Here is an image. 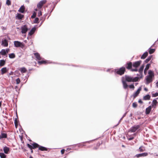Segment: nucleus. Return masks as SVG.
<instances>
[{"mask_svg": "<svg viewBox=\"0 0 158 158\" xmlns=\"http://www.w3.org/2000/svg\"><path fill=\"white\" fill-rule=\"evenodd\" d=\"M125 77L126 81L129 82H136L138 81L139 79V77H138L134 78L131 76L128 75H125Z\"/></svg>", "mask_w": 158, "mask_h": 158, "instance_id": "f257e3e1", "label": "nucleus"}, {"mask_svg": "<svg viewBox=\"0 0 158 158\" xmlns=\"http://www.w3.org/2000/svg\"><path fill=\"white\" fill-rule=\"evenodd\" d=\"M142 61L141 60L133 62L132 64V67H134V69H132L131 71H138V69H137V67H138L139 65H140Z\"/></svg>", "mask_w": 158, "mask_h": 158, "instance_id": "f03ea898", "label": "nucleus"}, {"mask_svg": "<svg viewBox=\"0 0 158 158\" xmlns=\"http://www.w3.org/2000/svg\"><path fill=\"white\" fill-rule=\"evenodd\" d=\"M14 45L15 47H20L22 49H23L25 47V45L24 43L18 41H14Z\"/></svg>", "mask_w": 158, "mask_h": 158, "instance_id": "7ed1b4c3", "label": "nucleus"}, {"mask_svg": "<svg viewBox=\"0 0 158 158\" xmlns=\"http://www.w3.org/2000/svg\"><path fill=\"white\" fill-rule=\"evenodd\" d=\"M125 71V68L123 67L119 69H115L114 72L118 74L122 75L124 73Z\"/></svg>", "mask_w": 158, "mask_h": 158, "instance_id": "20e7f679", "label": "nucleus"}, {"mask_svg": "<svg viewBox=\"0 0 158 158\" xmlns=\"http://www.w3.org/2000/svg\"><path fill=\"white\" fill-rule=\"evenodd\" d=\"M140 126L139 125H134L130 128L129 131L131 132H134Z\"/></svg>", "mask_w": 158, "mask_h": 158, "instance_id": "39448f33", "label": "nucleus"}, {"mask_svg": "<svg viewBox=\"0 0 158 158\" xmlns=\"http://www.w3.org/2000/svg\"><path fill=\"white\" fill-rule=\"evenodd\" d=\"M47 2L46 0H42L40 1L37 5V7L40 9L42 7L43 5Z\"/></svg>", "mask_w": 158, "mask_h": 158, "instance_id": "423d86ee", "label": "nucleus"}, {"mask_svg": "<svg viewBox=\"0 0 158 158\" xmlns=\"http://www.w3.org/2000/svg\"><path fill=\"white\" fill-rule=\"evenodd\" d=\"M21 32L23 34L26 33L28 30L26 25H25L21 27Z\"/></svg>", "mask_w": 158, "mask_h": 158, "instance_id": "0eeeda50", "label": "nucleus"}, {"mask_svg": "<svg viewBox=\"0 0 158 158\" xmlns=\"http://www.w3.org/2000/svg\"><path fill=\"white\" fill-rule=\"evenodd\" d=\"M1 45L4 47H6L8 46V41L6 39L2 40Z\"/></svg>", "mask_w": 158, "mask_h": 158, "instance_id": "6e6552de", "label": "nucleus"}, {"mask_svg": "<svg viewBox=\"0 0 158 158\" xmlns=\"http://www.w3.org/2000/svg\"><path fill=\"white\" fill-rule=\"evenodd\" d=\"M148 155V153L146 152H144L142 153L137 154L135 156L136 157L139 158L140 157L146 156Z\"/></svg>", "mask_w": 158, "mask_h": 158, "instance_id": "1a4fd4ad", "label": "nucleus"}, {"mask_svg": "<svg viewBox=\"0 0 158 158\" xmlns=\"http://www.w3.org/2000/svg\"><path fill=\"white\" fill-rule=\"evenodd\" d=\"M141 90V88L140 87H139L137 91L133 94V97L134 98H135L138 95V94L140 92Z\"/></svg>", "mask_w": 158, "mask_h": 158, "instance_id": "9d476101", "label": "nucleus"}, {"mask_svg": "<svg viewBox=\"0 0 158 158\" xmlns=\"http://www.w3.org/2000/svg\"><path fill=\"white\" fill-rule=\"evenodd\" d=\"M24 15L20 13H17V15L15 16V19L19 20H21L23 17Z\"/></svg>", "mask_w": 158, "mask_h": 158, "instance_id": "9b49d317", "label": "nucleus"}, {"mask_svg": "<svg viewBox=\"0 0 158 158\" xmlns=\"http://www.w3.org/2000/svg\"><path fill=\"white\" fill-rule=\"evenodd\" d=\"M126 68L128 69H131V71L132 68V64L131 62H129L127 63L126 65Z\"/></svg>", "mask_w": 158, "mask_h": 158, "instance_id": "f8f14e48", "label": "nucleus"}, {"mask_svg": "<svg viewBox=\"0 0 158 158\" xmlns=\"http://www.w3.org/2000/svg\"><path fill=\"white\" fill-rule=\"evenodd\" d=\"M144 68V65H142L141 66V67H140V68L138 70V71L141 75L140 77H142V73L143 72Z\"/></svg>", "mask_w": 158, "mask_h": 158, "instance_id": "ddd939ff", "label": "nucleus"}, {"mask_svg": "<svg viewBox=\"0 0 158 158\" xmlns=\"http://www.w3.org/2000/svg\"><path fill=\"white\" fill-rule=\"evenodd\" d=\"M152 109V107L151 106H149L148 108H146L145 110V113L147 114H148L151 112Z\"/></svg>", "mask_w": 158, "mask_h": 158, "instance_id": "4468645a", "label": "nucleus"}, {"mask_svg": "<svg viewBox=\"0 0 158 158\" xmlns=\"http://www.w3.org/2000/svg\"><path fill=\"white\" fill-rule=\"evenodd\" d=\"M34 54L37 60H40L42 59L41 57L40 56V54L38 52L35 53Z\"/></svg>", "mask_w": 158, "mask_h": 158, "instance_id": "2eb2a0df", "label": "nucleus"}, {"mask_svg": "<svg viewBox=\"0 0 158 158\" xmlns=\"http://www.w3.org/2000/svg\"><path fill=\"white\" fill-rule=\"evenodd\" d=\"M36 28L35 27H33L31 30L28 33V35H32L34 33L35 30Z\"/></svg>", "mask_w": 158, "mask_h": 158, "instance_id": "dca6fc26", "label": "nucleus"}, {"mask_svg": "<svg viewBox=\"0 0 158 158\" xmlns=\"http://www.w3.org/2000/svg\"><path fill=\"white\" fill-rule=\"evenodd\" d=\"M7 137V135L6 133L2 132L0 135V139L3 138H6Z\"/></svg>", "mask_w": 158, "mask_h": 158, "instance_id": "f3484780", "label": "nucleus"}, {"mask_svg": "<svg viewBox=\"0 0 158 158\" xmlns=\"http://www.w3.org/2000/svg\"><path fill=\"white\" fill-rule=\"evenodd\" d=\"M152 77L148 76L146 78L147 84H148L152 81Z\"/></svg>", "mask_w": 158, "mask_h": 158, "instance_id": "a211bd4d", "label": "nucleus"}, {"mask_svg": "<svg viewBox=\"0 0 158 158\" xmlns=\"http://www.w3.org/2000/svg\"><path fill=\"white\" fill-rule=\"evenodd\" d=\"M157 103V100L155 99H154V100H153L152 101V106L154 107V108H155L156 107Z\"/></svg>", "mask_w": 158, "mask_h": 158, "instance_id": "6ab92c4d", "label": "nucleus"}, {"mask_svg": "<svg viewBox=\"0 0 158 158\" xmlns=\"http://www.w3.org/2000/svg\"><path fill=\"white\" fill-rule=\"evenodd\" d=\"M24 10L25 7L23 5H22L19 9V10H18V11L21 13H23L24 12Z\"/></svg>", "mask_w": 158, "mask_h": 158, "instance_id": "aec40b11", "label": "nucleus"}, {"mask_svg": "<svg viewBox=\"0 0 158 158\" xmlns=\"http://www.w3.org/2000/svg\"><path fill=\"white\" fill-rule=\"evenodd\" d=\"M49 63V62L48 61H46V60L39 61H38V63L40 64H46Z\"/></svg>", "mask_w": 158, "mask_h": 158, "instance_id": "412c9836", "label": "nucleus"}, {"mask_svg": "<svg viewBox=\"0 0 158 158\" xmlns=\"http://www.w3.org/2000/svg\"><path fill=\"white\" fill-rule=\"evenodd\" d=\"M122 83L123 84V88L124 89H126L127 88L128 85H127V84L126 81H125L122 80Z\"/></svg>", "mask_w": 158, "mask_h": 158, "instance_id": "4be33fe9", "label": "nucleus"}, {"mask_svg": "<svg viewBox=\"0 0 158 158\" xmlns=\"http://www.w3.org/2000/svg\"><path fill=\"white\" fill-rule=\"evenodd\" d=\"M150 65V64H147V65H146V67L144 69V73L145 74H146L147 71L149 69Z\"/></svg>", "mask_w": 158, "mask_h": 158, "instance_id": "5701e85b", "label": "nucleus"}, {"mask_svg": "<svg viewBox=\"0 0 158 158\" xmlns=\"http://www.w3.org/2000/svg\"><path fill=\"white\" fill-rule=\"evenodd\" d=\"M9 150V148L5 146L3 148L4 152L6 154H7Z\"/></svg>", "mask_w": 158, "mask_h": 158, "instance_id": "b1692460", "label": "nucleus"}, {"mask_svg": "<svg viewBox=\"0 0 158 158\" xmlns=\"http://www.w3.org/2000/svg\"><path fill=\"white\" fill-rule=\"evenodd\" d=\"M39 150L41 151H47V148L45 147L40 146L39 147Z\"/></svg>", "mask_w": 158, "mask_h": 158, "instance_id": "393cba45", "label": "nucleus"}, {"mask_svg": "<svg viewBox=\"0 0 158 158\" xmlns=\"http://www.w3.org/2000/svg\"><path fill=\"white\" fill-rule=\"evenodd\" d=\"M151 96L149 94H147L143 97V100H149Z\"/></svg>", "mask_w": 158, "mask_h": 158, "instance_id": "a878e982", "label": "nucleus"}, {"mask_svg": "<svg viewBox=\"0 0 158 158\" xmlns=\"http://www.w3.org/2000/svg\"><path fill=\"white\" fill-rule=\"evenodd\" d=\"M148 53L147 52H144L141 56V59H144L148 55Z\"/></svg>", "mask_w": 158, "mask_h": 158, "instance_id": "bb28decb", "label": "nucleus"}, {"mask_svg": "<svg viewBox=\"0 0 158 158\" xmlns=\"http://www.w3.org/2000/svg\"><path fill=\"white\" fill-rule=\"evenodd\" d=\"M1 73L2 74H3L4 73H6L7 71V69L6 67H4L2 68L1 69Z\"/></svg>", "mask_w": 158, "mask_h": 158, "instance_id": "cd10ccee", "label": "nucleus"}, {"mask_svg": "<svg viewBox=\"0 0 158 158\" xmlns=\"http://www.w3.org/2000/svg\"><path fill=\"white\" fill-rule=\"evenodd\" d=\"M6 51L5 49H2L0 52V54L2 56H5L7 54Z\"/></svg>", "mask_w": 158, "mask_h": 158, "instance_id": "c85d7f7f", "label": "nucleus"}, {"mask_svg": "<svg viewBox=\"0 0 158 158\" xmlns=\"http://www.w3.org/2000/svg\"><path fill=\"white\" fill-rule=\"evenodd\" d=\"M149 53L150 54H152L155 51V49H152L151 48V47H150L148 49Z\"/></svg>", "mask_w": 158, "mask_h": 158, "instance_id": "c756f323", "label": "nucleus"}, {"mask_svg": "<svg viewBox=\"0 0 158 158\" xmlns=\"http://www.w3.org/2000/svg\"><path fill=\"white\" fill-rule=\"evenodd\" d=\"M5 60H0V66H4L5 64Z\"/></svg>", "mask_w": 158, "mask_h": 158, "instance_id": "7c9ffc66", "label": "nucleus"}, {"mask_svg": "<svg viewBox=\"0 0 158 158\" xmlns=\"http://www.w3.org/2000/svg\"><path fill=\"white\" fill-rule=\"evenodd\" d=\"M32 146V149H34L36 148H38V147H39L40 146L38 144L35 143H33Z\"/></svg>", "mask_w": 158, "mask_h": 158, "instance_id": "2f4dec72", "label": "nucleus"}, {"mask_svg": "<svg viewBox=\"0 0 158 158\" xmlns=\"http://www.w3.org/2000/svg\"><path fill=\"white\" fill-rule=\"evenodd\" d=\"M148 74L149 75L148 76L149 77H152L154 76V73L151 70H150L149 71Z\"/></svg>", "mask_w": 158, "mask_h": 158, "instance_id": "473e14b6", "label": "nucleus"}, {"mask_svg": "<svg viewBox=\"0 0 158 158\" xmlns=\"http://www.w3.org/2000/svg\"><path fill=\"white\" fill-rule=\"evenodd\" d=\"M152 57V56H149L147 59H146V60L144 61V62L146 63H148L151 59Z\"/></svg>", "mask_w": 158, "mask_h": 158, "instance_id": "72a5a7b5", "label": "nucleus"}, {"mask_svg": "<svg viewBox=\"0 0 158 158\" xmlns=\"http://www.w3.org/2000/svg\"><path fill=\"white\" fill-rule=\"evenodd\" d=\"M9 57L10 59H13L15 57V55L14 53L9 54Z\"/></svg>", "mask_w": 158, "mask_h": 158, "instance_id": "f704fd0d", "label": "nucleus"}, {"mask_svg": "<svg viewBox=\"0 0 158 158\" xmlns=\"http://www.w3.org/2000/svg\"><path fill=\"white\" fill-rule=\"evenodd\" d=\"M27 70L24 67H23L21 68V72L22 73H25L26 72Z\"/></svg>", "mask_w": 158, "mask_h": 158, "instance_id": "c9c22d12", "label": "nucleus"}, {"mask_svg": "<svg viewBox=\"0 0 158 158\" xmlns=\"http://www.w3.org/2000/svg\"><path fill=\"white\" fill-rule=\"evenodd\" d=\"M0 156L1 158H5L6 155L3 153H0Z\"/></svg>", "mask_w": 158, "mask_h": 158, "instance_id": "e433bc0d", "label": "nucleus"}, {"mask_svg": "<svg viewBox=\"0 0 158 158\" xmlns=\"http://www.w3.org/2000/svg\"><path fill=\"white\" fill-rule=\"evenodd\" d=\"M139 151L143 152L145 151V148L143 146H141L139 148Z\"/></svg>", "mask_w": 158, "mask_h": 158, "instance_id": "4c0bfd02", "label": "nucleus"}, {"mask_svg": "<svg viewBox=\"0 0 158 158\" xmlns=\"http://www.w3.org/2000/svg\"><path fill=\"white\" fill-rule=\"evenodd\" d=\"M39 19L38 18H36L34 21V23H39Z\"/></svg>", "mask_w": 158, "mask_h": 158, "instance_id": "58836bf2", "label": "nucleus"}, {"mask_svg": "<svg viewBox=\"0 0 158 158\" xmlns=\"http://www.w3.org/2000/svg\"><path fill=\"white\" fill-rule=\"evenodd\" d=\"M137 106V104L136 102H133L132 104V106L133 108H136Z\"/></svg>", "mask_w": 158, "mask_h": 158, "instance_id": "ea45409f", "label": "nucleus"}, {"mask_svg": "<svg viewBox=\"0 0 158 158\" xmlns=\"http://www.w3.org/2000/svg\"><path fill=\"white\" fill-rule=\"evenodd\" d=\"M16 84H19L20 82V79L18 78L16 79Z\"/></svg>", "mask_w": 158, "mask_h": 158, "instance_id": "a19ab883", "label": "nucleus"}, {"mask_svg": "<svg viewBox=\"0 0 158 158\" xmlns=\"http://www.w3.org/2000/svg\"><path fill=\"white\" fill-rule=\"evenodd\" d=\"M36 13L34 12L33 13L32 15L31 16V18H34L36 17Z\"/></svg>", "mask_w": 158, "mask_h": 158, "instance_id": "79ce46f5", "label": "nucleus"}, {"mask_svg": "<svg viewBox=\"0 0 158 158\" xmlns=\"http://www.w3.org/2000/svg\"><path fill=\"white\" fill-rule=\"evenodd\" d=\"M6 4L9 6L11 4V2L9 0H7L6 2Z\"/></svg>", "mask_w": 158, "mask_h": 158, "instance_id": "37998d69", "label": "nucleus"}, {"mask_svg": "<svg viewBox=\"0 0 158 158\" xmlns=\"http://www.w3.org/2000/svg\"><path fill=\"white\" fill-rule=\"evenodd\" d=\"M158 96V93H156L154 94H153L152 95V96L153 97H156Z\"/></svg>", "mask_w": 158, "mask_h": 158, "instance_id": "c03bdc74", "label": "nucleus"}, {"mask_svg": "<svg viewBox=\"0 0 158 158\" xmlns=\"http://www.w3.org/2000/svg\"><path fill=\"white\" fill-rule=\"evenodd\" d=\"M27 146L31 150H32V145H30V144H29L28 143H27Z\"/></svg>", "mask_w": 158, "mask_h": 158, "instance_id": "a18cd8bd", "label": "nucleus"}, {"mask_svg": "<svg viewBox=\"0 0 158 158\" xmlns=\"http://www.w3.org/2000/svg\"><path fill=\"white\" fill-rule=\"evenodd\" d=\"M42 15V14L41 11L40 10H39L38 13V17H40L41 15Z\"/></svg>", "mask_w": 158, "mask_h": 158, "instance_id": "49530a36", "label": "nucleus"}, {"mask_svg": "<svg viewBox=\"0 0 158 158\" xmlns=\"http://www.w3.org/2000/svg\"><path fill=\"white\" fill-rule=\"evenodd\" d=\"M129 87L131 89H134V86L133 84H131L129 85Z\"/></svg>", "mask_w": 158, "mask_h": 158, "instance_id": "de8ad7c7", "label": "nucleus"}, {"mask_svg": "<svg viewBox=\"0 0 158 158\" xmlns=\"http://www.w3.org/2000/svg\"><path fill=\"white\" fill-rule=\"evenodd\" d=\"M45 19L44 18L41 17L40 19V20L42 21V23H43V22L44 21Z\"/></svg>", "mask_w": 158, "mask_h": 158, "instance_id": "09e8293b", "label": "nucleus"}, {"mask_svg": "<svg viewBox=\"0 0 158 158\" xmlns=\"http://www.w3.org/2000/svg\"><path fill=\"white\" fill-rule=\"evenodd\" d=\"M15 89L16 91L17 92H18V90H19L18 87L17 86H15Z\"/></svg>", "mask_w": 158, "mask_h": 158, "instance_id": "8fccbe9b", "label": "nucleus"}, {"mask_svg": "<svg viewBox=\"0 0 158 158\" xmlns=\"http://www.w3.org/2000/svg\"><path fill=\"white\" fill-rule=\"evenodd\" d=\"M64 149H62L61 151V153L62 154H63L64 153Z\"/></svg>", "mask_w": 158, "mask_h": 158, "instance_id": "3c124183", "label": "nucleus"}, {"mask_svg": "<svg viewBox=\"0 0 158 158\" xmlns=\"http://www.w3.org/2000/svg\"><path fill=\"white\" fill-rule=\"evenodd\" d=\"M94 140H90L89 141H86L85 142H84V143H90V142H91L92 141H93Z\"/></svg>", "mask_w": 158, "mask_h": 158, "instance_id": "603ef678", "label": "nucleus"}, {"mask_svg": "<svg viewBox=\"0 0 158 158\" xmlns=\"http://www.w3.org/2000/svg\"><path fill=\"white\" fill-rule=\"evenodd\" d=\"M138 102L140 103V104H142L143 103V102L142 101L141 99H140L138 101Z\"/></svg>", "mask_w": 158, "mask_h": 158, "instance_id": "864d4df0", "label": "nucleus"}, {"mask_svg": "<svg viewBox=\"0 0 158 158\" xmlns=\"http://www.w3.org/2000/svg\"><path fill=\"white\" fill-rule=\"evenodd\" d=\"M5 50L6 51V53L7 54L9 52V48H7L6 49H5Z\"/></svg>", "mask_w": 158, "mask_h": 158, "instance_id": "5fc2aeb1", "label": "nucleus"}, {"mask_svg": "<svg viewBox=\"0 0 158 158\" xmlns=\"http://www.w3.org/2000/svg\"><path fill=\"white\" fill-rule=\"evenodd\" d=\"M133 139H134L133 137H131L129 138H128V139L129 140H132Z\"/></svg>", "mask_w": 158, "mask_h": 158, "instance_id": "6e6d98bb", "label": "nucleus"}, {"mask_svg": "<svg viewBox=\"0 0 158 158\" xmlns=\"http://www.w3.org/2000/svg\"><path fill=\"white\" fill-rule=\"evenodd\" d=\"M14 123L15 124H16V123H18V121L16 118L15 120Z\"/></svg>", "mask_w": 158, "mask_h": 158, "instance_id": "4d7b16f0", "label": "nucleus"}, {"mask_svg": "<svg viewBox=\"0 0 158 158\" xmlns=\"http://www.w3.org/2000/svg\"><path fill=\"white\" fill-rule=\"evenodd\" d=\"M102 143H100V142H99V143H98L97 144V146L98 147Z\"/></svg>", "mask_w": 158, "mask_h": 158, "instance_id": "13d9d810", "label": "nucleus"}, {"mask_svg": "<svg viewBox=\"0 0 158 158\" xmlns=\"http://www.w3.org/2000/svg\"><path fill=\"white\" fill-rule=\"evenodd\" d=\"M78 145V147H79V146H85V145L83 144H79Z\"/></svg>", "mask_w": 158, "mask_h": 158, "instance_id": "bf43d9fd", "label": "nucleus"}, {"mask_svg": "<svg viewBox=\"0 0 158 158\" xmlns=\"http://www.w3.org/2000/svg\"><path fill=\"white\" fill-rule=\"evenodd\" d=\"M156 86L158 88V81L156 83Z\"/></svg>", "mask_w": 158, "mask_h": 158, "instance_id": "052dcab7", "label": "nucleus"}, {"mask_svg": "<svg viewBox=\"0 0 158 158\" xmlns=\"http://www.w3.org/2000/svg\"><path fill=\"white\" fill-rule=\"evenodd\" d=\"M144 90H145V91H148V89L147 88H144Z\"/></svg>", "mask_w": 158, "mask_h": 158, "instance_id": "680f3d73", "label": "nucleus"}, {"mask_svg": "<svg viewBox=\"0 0 158 158\" xmlns=\"http://www.w3.org/2000/svg\"><path fill=\"white\" fill-rule=\"evenodd\" d=\"M127 112H126V113H125L123 115V117H124L125 116H126V114H127Z\"/></svg>", "mask_w": 158, "mask_h": 158, "instance_id": "e2e57ef3", "label": "nucleus"}, {"mask_svg": "<svg viewBox=\"0 0 158 158\" xmlns=\"http://www.w3.org/2000/svg\"><path fill=\"white\" fill-rule=\"evenodd\" d=\"M137 76H139L140 78H142V77H140L141 75L140 74V73L139 74H137Z\"/></svg>", "mask_w": 158, "mask_h": 158, "instance_id": "0e129e2a", "label": "nucleus"}, {"mask_svg": "<svg viewBox=\"0 0 158 158\" xmlns=\"http://www.w3.org/2000/svg\"><path fill=\"white\" fill-rule=\"evenodd\" d=\"M157 43V41H156L155 43L151 46V48L155 44H156Z\"/></svg>", "mask_w": 158, "mask_h": 158, "instance_id": "69168bd1", "label": "nucleus"}, {"mask_svg": "<svg viewBox=\"0 0 158 158\" xmlns=\"http://www.w3.org/2000/svg\"><path fill=\"white\" fill-rule=\"evenodd\" d=\"M15 126L16 127H17L18 126V123H16V124H15Z\"/></svg>", "mask_w": 158, "mask_h": 158, "instance_id": "338daca9", "label": "nucleus"}, {"mask_svg": "<svg viewBox=\"0 0 158 158\" xmlns=\"http://www.w3.org/2000/svg\"><path fill=\"white\" fill-rule=\"evenodd\" d=\"M2 103V101H0V107H1V106Z\"/></svg>", "mask_w": 158, "mask_h": 158, "instance_id": "774afa93", "label": "nucleus"}]
</instances>
